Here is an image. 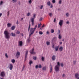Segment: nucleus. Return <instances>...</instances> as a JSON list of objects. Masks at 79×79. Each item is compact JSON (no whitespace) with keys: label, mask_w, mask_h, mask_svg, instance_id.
<instances>
[{"label":"nucleus","mask_w":79,"mask_h":79,"mask_svg":"<svg viewBox=\"0 0 79 79\" xmlns=\"http://www.w3.org/2000/svg\"><path fill=\"white\" fill-rule=\"evenodd\" d=\"M37 25H36L35 26L34 28H33L32 27H31L30 28V33H31V34L29 35V38L27 39V43H30L31 42V39H30L31 36L34 33V32H35V29H36V28H37Z\"/></svg>","instance_id":"nucleus-1"},{"label":"nucleus","mask_w":79,"mask_h":79,"mask_svg":"<svg viewBox=\"0 0 79 79\" xmlns=\"http://www.w3.org/2000/svg\"><path fill=\"white\" fill-rule=\"evenodd\" d=\"M4 34L5 35V38L6 39H10V36L9 35V32H8V31L5 30L4 31Z\"/></svg>","instance_id":"nucleus-2"},{"label":"nucleus","mask_w":79,"mask_h":79,"mask_svg":"<svg viewBox=\"0 0 79 79\" xmlns=\"http://www.w3.org/2000/svg\"><path fill=\"white\" fill-rule=\"evenodd\" d=\"M35 14H34L33 15V18H31V21L32 26H34V18H35Z\"/></svg>","instance_id":"nucleus-3"},{"label":"nucleus","mask_w":79,"mask_h":79,"mask_svg":"<svg viewBox=\"0 0 79 79\" xmlns=\"http://www.w3.org/2000/svg\"><path fill=\"white\" fill-rule=\"evenodd\" d=\"M9 65L8 66V68L10 69V70H12L13 69V64H9Z\"/></svg>","instance_id":"nucleus-4"},{"label":"nucleus","mask_w":79,"mask_h":79,"mask_svg":"<svg viewBox=\"0 0 79 79\" xmlns=\"http://www.w3.org/2000/svg\"><path fill=\"white\" fill-rule=\"evenodd\" d=\"M55 69L56 72H57V71H59V70L60 69L59 66H58V65L55 66Z\"/></svg>","instance_id":"nucleus-5"},{"label":"nucleus","mask_w":79,"mask_h":79,"mask_svg":"<svg viewBox=\"0 0 79 79\" xmlns=\"http://www.w3.org/2000/svg\"><path fill=\"white\" fill-rule=\"evenodd\" d=\"M63 20H60L59 24L60 26V27H61V26L63 25Z\"/></svg>","instance_id":"nucleus-6"},{"label":"nucleus","mask_w":79,"mask_h":79,"mask_svg":"<svg viewBox=\"0 0 79 79\" xmlns=\"http://www.w3.org/2000/svg\"><path fill=\"white\" fill-rule=\"evenodd\" d=\"M5 72L2 71L1 73L0 76L2 77H5Z\"/></svg>","instance_id":"nucleus-7"},{"label":"nucleus","mask_w":79,"mask_h":79,"mask_svg":"<svg viewBox=\"0 0 79 79\" xmlns=\"http://www.w3.org/2000/svg\"><path fill=\"white\" fill-rule=\"evenodd\" d=\"M34 48H33L30 51V53H31V54H35V53L34 52Z\"/></svg>","instance_id":"nucleus-8"},{"label":"nucleus","mask_w":79,"mask_h":79,"mask_svg":"<svg viewBox=\"0 0 79 79\" xmlns=\"http://www.w3.org/2000/svg\"><path fill=\"white\" fill-rule=\"evenodd\" d=\"M79 74L78 73H76L75 75V77L77 79H79Z\"/></svg>","instance_id":"nucleus-9"},{"label":"nucleus","mask_w":79,"mask_h":79,"mask_svg":"<svg viewBox=\"0 0 79 79\" xmlns=\"http://www.w3.org/2000/svg\"><path fill=\"white\" fill-rule=\"evenodd\" d=\"M18 44L19 45V46L21 47L23 46V41H19L18 42Z\"/></svg>","instance_id":"nucleus-10"},{"label":"nucleus","mask_w":79,"mask_h":79,"mask_svg":"<svg viewBox=\"0 0 79 79\" xmlns=\"http://www.w3.org/2000/svg\"><path fill=\"white\" fill-rule=\"evenodd\" d=\"M19 55H20V52L18 51L16 53V56H17V58L19 56Z\"/></svg>","instance_id":"nucleus-11"},{"label":"nucleus","mask_w":79,"mask_h":79,"mask_svg":"<svg viewBox=\"0 0 79 79\" xmlns=\"http://www.w3.org/2000/svg\"><path fill=\"white\" fill-rule=\"evenodd\" d=\"M27 55H28V51H27L26 53L25 54V60L26 61L27 60Z\"/></svg>","instance_id":"nucleus-12"},{"label":"nucleus","mask_w":79,"mask_h":79,"mask_svg":"<svg viewBox=\"0 0 79 79\" xmlns=\"http://www.w3.org/2000/svg\"><path fill=\"white\" fill-rule=\"evenodd\" d=\"M56 58V56L55 55H53L52 57V60L53 61L55 60V59Z\"/></svg>","instance_id":"nucleus-13"},{"label":"nucleus","mask_w":79,"mask_h":79,"mask_svg":"<svg viewBox=\"0 0 79 79\" xmlns=\"http://www.w3.org/2000/svg\"><path fill=\"white\" fill-rule=\"evenodd\" d=\"M63 47L61 46L59 48V50L60 51V52H62V51H63Z\"/></svg>","instance_id":"nucleus-14"},{"label":"nucleus","mask_w":79,"mask_h":79,"mask_svg":"<svg viewBox=\"0 0 79 79\" xmlns=\"http://www.w3.org/2000/svg\"><path fill=\"white\" fill-rule=\"evenodd\" d=\"M15 26H13L11 28V30H12V31L15 30Z\"/></svg>","instance_id":"nucleus-15"},{"label":"nucleus","mask_w":79,"mask_h":79,"mask_svg":"<svg viewBox=\"0 0 79 79\" xmlns=\"http://www.w3.org/2000/svg\"><path fill=\"white\" fill-rule=\"evenodd\" d=\"M7 25L8 27H10L11 26V24L10 23H7Z\"/></svg>","instance_id":"nucleus-16"},{"label":"nucleus","mask_w":79,"mask_h":79,"mask_svg":"<svg viewBox=\"0 0 79 79\" xmlns=\"http://www.w3.org/2000/svg\"><path fill=\"white\" fill-rule=\"evenodd\" d=\"M47 5L48 6H50L51 5V2H50V1H49L47 2Z\"/></svg>","instance_id":"nucleus-17"},{"label":"nucleus","mask_w":79,"mask_h":79,"mask_svg":"<svg viewBox=\"0 0 79 79\" xmlns=\"http://www.w3.org/2000/svg\"><path fill=\"white\" fill-rule=\"evenodd\" d=\"M57 40V38L56 37H54L52 39L53 41H56Z\"/></svg>","instance_id":"nucleus-18"},{"label":"nucleus","mask_w":79,"mask_h":79,"mask_svg":"<svg viewBox=\"0 0 79 79\" xmlns=\"http://www.w3.org/2000/svg\"><path fill=\"white\" fill-rule=\"evenodd\" d=\"M58 48H59L58 46H56L55 48V50L56 52H57V51H58Z\"/></svg>","instance_id":"nucleus-19"},{"label":"nucleus","mask_w":79,"mask_h":79,"mask_svg":"<svg viewBox=\"0 0 79 79\" xmlns=\"http://www.w3.org/2000/svg\"><path fill=\"white\" fill-rule=\"evenodd\" d=\"M11 34L12 35V36L13 37H15V36H16V34H15V33L12 32L11 33Z\"/></svg>","instance_id":"nucleus-20"},{"label":"nucleus","mask_w":79,"mask_h":79,"mask_svg":"<svg viewBox=\"0 0 79 79\" xmlns=\"http://www.w3.org/2000/svg\"><path fill=\"white\" fill-rule=\"evenodd\" d=\"M15 61H16V60H15V59H12L11 60V62H12V63H13V64L15 63Z\"/></svg>","instance_id":"nucleus-21"},{"label":"nucleus","mask_w":79,"mask_h":79,"mask_svg":"<svg viewBox=\"0 0 79 79\" xmlns=\"http://www.w3.org/2000/svg\"><path fill=\"white\" fill-rule=\"evenodd\" d=\"M12 2L13 3H16L18 1V0H11Z\"/></svg>","instance_id":"nucleus-22"},{"label":"nucleus","mask_w":79,"mask_h":79,"mask_svg":"<svg viewBox=\"0 0 79 79\" xmlns=\"http://www.w3.org/2000/svg\"><path fill=\"white\" fill-rule=\"evenodd\" d=\"M46 44L47 45H50V42L47 41L46 42Z\"/></svg>","instance_id":"nucleus-23"},{"label":"nucleus","mask_w":79,"mask_h":79,"mask_svg":"<svg viewBox=\"0 0 79 79\" xmlns=\"http://www.w3.org/2000/svg\"><path fill=\"white\" fill-rule=\"evenodd\" d=\"M41 25H42V24H41L40 23V24H39L38 25V28H39L40 27V26H41Z\"/></svg>","instance_id":"nucleus-24"},{"label":"nucleus","mask_w":79,"mask_h":79,"mask_svg":"<svg viewBox=\"0 0 79 79\" xmlns=\"http://www.w3.org/2000/svg\"><path fill=\"white\" fill-rule=\"evenodd\" d=\"M41 60L43 61H44V60H45V58L44 57L42 56L41 57Z\"/></svg>","instance_id":"nucleus-25"},{"label":"nucleus","mask_w":79,"mask_h":79,"mask_svg":"<svg viewBox=\"0 0 79 79\" xmlns=\"http://www.w3.org/2000/svg\"><path fill=\"white\" fill-rule=\"evenodd\" d=\"M57 65L59 67L60 66V62H58L57 64V65Z\"/></svg>","instance_id":"nucleus-26"},{"label":"nucleus","mask_w":79,"mask_h":79,"mask_svg":"<svg viewBox=\"0 0 79 79\" xmlns=\"http://www.w3.org/2000/svg\"><path fill=\"white\" fill-rule=\"evenodd\" d=\"M33 63V62H32V61L30 60V61L29 62V64L31 65V64H32V63Z\"/></svg>","instance_id":"nucleus-27"},{"label":"nucleus","mask_w":79,"mask_h":79,"mask_svg":"<svg viewBox=\"0 0 79 79\" xmlns=\"http://www.w3.org/2000/svg\"><path fill=\"white\" fill-rule=\"evenodd\" d=\"M39 34H40V35H42L43 34V32L41 31H40L39 32Z\"/></svg>","instance_id":"nucleus-28"},{"label":"nucleus","mask_w":79,"mask_h":79,"mask_svg":"<svg viewBox=\"0 0 79 79\" xmlns=\"http://www.w3.org/2000/svg\"><path fill=\"white\" fill-rule=\"evenodd\" d=\"M20 33V31H19L18 30L16 32V34H19Z\"/></svg>","instance_id":"nucleus-29"},{"label":"nucleus","mask_w":79,"mask_h":79,"mask_svg":"<svg viewBox=\"0 0 79 79\" xmlns=\"http://www.w3.org/2000/svg\"><path fill=\"white\" fill-rule=\"evenodd\" d=\"M58 38L59 39H61V35L60 34L59 35Z\"/></svg>","instance_id":"nucleus-30"},{"label":"nucleus","mask_w":79,"mask_h":79,"mask_svg":"<svg viewBox=\"0 0 79 79\" xmlns=\"http://www.w3.org/2000/svg\"><path fill=\"white\" fill-rule=\"evenodd\" d=\"M40 21H42V19H43V18L42 17H41L40 19H39Z\"/></svg>","instance_id":"nucleus-31"},{"label":"nucleus","mask_w":79,"mask_h":79,"mask_svg":"<svg viewBox=\"0 0 79 79\" xmlns=\"http://www.w3.org/2000/svg\"><path fill=\"white\" fill-rule=\"evenodd\" d=\"M30 27H31V24H30V23L29 26L28 27V31H29V30H30Z\"/></svg>","instance_id":"nucleus-32"},{"label":"nucleus","mask_w":79,"mask_h":79,"mask_svg":"<svg viewBox=\"0 0 79 79\" xmlns=\"http://www.w3.org/2000/svg\"><path fill=\"white\" fill-rule=\"evenodd\" d=\"M51 33H54V32H55V31L53 29H52L51 30Z\"/></svg>","instance_id":"nucleus-33"},{"label":"nucleus","mask_w":79,"mask_h":79,"mask_svg":"<svg viewBox=\"0 0 79 79\" xmlns=\"http://www.w3.org/2000/svg\"><path fill=\"white\" fill-rule=\"evenodd\" d=\"M51 67L50 68V73H52V65H50Z\"/></svg>","instance_id":"nucleus-34"},{"label":"nucleus","mask_w":79,"mask_h":79,"mask_svg":"<svg viewBox=\"0 0 79 79\" xmlns=\"http://www.w3.org/2000/svg\"><path fill=\"white\" fill-rule=\"evenodd\" d=\"M76 60L73 61V64H76Z\"/></svg>","instance_id":"nucleus-35"},{"label":"nucleus","mask_w":79,"mask_h":79,"mask_svg":"<svg viewBox=\"0 0 79 79\" xmlns=\"http://www.w3.org/2000/svg\"><path fill=\"white\" fill-rule=\"evenodd\" d=\"M42 69H43V70L44 71H45V70H46V67H43L42 68Z\"/></svg>","instance_id":"nucleus-36"},{"label":"nucleus","mask_w":79,"mask_h":79,"mask_svg":"<svg viewBox=\"0 0 79 79\" xmlns=\"http://www.w3.org/2000/svg\"><path fill=\"white\" fill-rule=\"evenodd\" d=\"M49 16L51 17V16H52V13H50L49 14Z\"/></svg>","instance_id":"nucleus-37"},{"label":"nucleus","mask_w":79,"mask_h":79,"mask_svg":"<svg viewBox=\"0 0 79 79\" xmlns=\"http://www.w3.org/2000/svg\"><path fill=\"white\" fill-rule=\"evenodd\" d=\"M5 56L7 58H8V55H7V53H6L5 54Z\"/></svg>","instance_id":"nucleus-38"},{"label":"nucleus","mask_w":79,"mask_h":79,"mask_svg":"<svg viewBox=\"0 0 79 79\" xmlns=\"http://www.w3.org/2000/svg\"><path fill=\"white\" fill-rule=\"evenodd\" d=\"M33 59H34V60H37V57L36 56L34 57H33Z\"/></svg>","instance_id":"nucleus-39"},{"label":"nucleus","mask_w":79,"mask_h":79,"mask_svg":"<svg viewBox=\"0 0 79 79\" xmlns=\"http://www.w3.org/2000/svg\"><path fill=\"white\" fill-rule=\"evenodd\" d=\"M52 2L53 3H55L56 2V1L55 0H52Z\"/></svg>","instance_id":"nucleus-40"},{"label":"nucleus","mask_w":79,"mask_h":79,"mask_svg":"<svg viewBox=\"0 0 79 79\" xmlns=\"http://www.w3.org/2000/svg\"><path fill=\"white\" fill-rule=\"evenodd\" d=\"M25 65H23V69H22V71H23V70H24V68H25Z\"/></svg>","instance_id":"nucleus-41"},{"label":"nucleus","mask_w":79,"mask_h":79,"mask_svg":"<svg viewBox=\"0 0 79 79\" xmlns=\"http://www.w3.org/2000/svg\"><path fill=\"white\" fill-rule=\"evenodd\" d=\"M3 2L2 1H1L0 2V5H2L3 4Z\"/></svg>","instance_id":"nucleus-42"},{"label":"nucleus","mask_w":79,"mask_h":79,"mask_svg":"<svg viewBox=\"0 0 79 79\" xmlns=\"http://www.w3.org/2000/svg\"><path fill=\"white\" fill-rule=\"evenodd\" d=\"M43 7H44L43 6H41L40 9H41V10H42V9L43 8Z\"/></svg>","instance_id":"nucleus-43"},{"label":"nucleus","mask_w":79,"mask_h":79,"mask_svg":"<svg viewBox=\"0 0 79 79\" xmlns=\"http://www.w3.org/2000/svg\"><path fill=\"white\" fill-rule=\"evenodd\" d=\"M66 15L67 17H68V16H69V13H66Z\"/></svg>","instance_id":"nucleus-44"},{"label":"nucleus","mask_w":79,"mask_h":79,"mask_svg":"<svg viewBox=\"0 0 79 79\" xmlns=\"http://www.w3.org/2000/svg\"><path fill=\"white\" fill-rule=\"evenodd\" d=\"M38 67L39 68H42V65H41V64H40V65L38 66Z\"/></svg>","instance_id":"nucleus-45"},{"label":"nucleus","mask_w":79,"mask_h":79,"mask_svg":"<svg viewBox=\"0 0 79 79\" xmlns=\"http://www.w3.org/2000/svg\"><path fill=\"white\" fill-rule=\"evenodd\" d=\"M27 16H30V13H29V12L27 14Z\"/></svg>","instance_id":"nucleus-46"},{"label":"nucleus","mask_w":79,"mask_h":79,"mask_svg":"<svg viewBox=\"0 0 79 79\" xmlns=\"http://www.w3.org/2000/svg\"><path fill=\"white\" fill-rule=\"evenodd\" d=\"M10 15V11H8V12H7V16H9Z\"/></svg>","instance_id":"nucleus-47"},{"label":"nucleus","mask_w":79,"mask_h":79,"mask_svg":"<svg viewBox=\"0 0 79 79\" xmlns=\"http://www.w3.org/2000/svg\"><path fill=\"white\" fill-rule=\"evenodd\" d=\"M29 3H30V4H31V3H32V1H31V0H30L29 1Z\"/></svg>","instance_id":"nucleus-48"},{"label":"nucleus","mask_w":79,"mask_h":79,"mask_svg":"<svg viewBox=\"0 0 79 79\" xmlns=\"http://www.w3.org/2000/svg\"><path fill=\"white\" fill-rule=\"evenodd\" d=\"M60 66H62V67H63V63H61L60 64Z\"/></svg>","instance_id":"nucleus-49"},{"label":"nucleus","mask_w":79,"mask_h":79,"mask_svg":"<svg viewBox=\"0 0 79 79\" xmlns=\"http://www.w3.org/2000/svg\"><path fill=\"white\" fill-rule=\"evenodd\" d=\"M61 2H62V1L61 0H60L59 2V4H61Z\"/></svg>","instance_id":"nucleus-50"},{"label":"nucleus","mask_w":79,"mask_h":79,"mask_svg":"<svg viewBox=\"0 0 79 79\" xmlns=\"http://www.w3.org/2000/svg\"><path fill=\"white\" fill-rule=\"evenodd\" d=\"M39 67V66H38V65H36L35 66V68L36 69H37L38 68V67Z\"/></svg>","instance_id":"nucleus-51"},{"label":"nucleus","mask_w":79,"mask_h":79,"mask_svg":"<svg viewBox=\"0 0 79 79\" xmlns=\"http://www.w3.org/2000/svg\"><path fill=\"white\" fill-rule=\"evenodd\" d=\"M50 8H53V5H52V4L50 7Z\"/></svg>","instance_id":"nucleus-52"},{"label":"nucleus","mask_w":79,"mask_h":79,"mask_svg":"<svg viewBox=\"0 0 79 79\" xmlns=\"http://www.w3.org/2000/svg\"><path fill=\"white\" fill-rule=\"evenodd\" d=\"M52 48H55V45H54V44H53L52 45Z\"/></svg>","instance_id":"nucleus-53"},{"label":"nucleus","mask_w":79,"mask_h":79,"mask_svg":"<svg viewBox=\"0 0 79 79\" xmlns=\"http://www.w3.org/2000/svg\"><path fill=\"white\" fill-rule=\"evenodd\" d=\"M62 76L64 77L65 76V74H63Z\"/></svg>","instance_id":"nucleus-54"},{"label":"nucleus","mask_w":79,"mask_h":79,"mask_svg":"<svg viewBox=\"0 0 79 79\" xmlns=\"http://www.w3.org/2000/svg\"><path fill=\"white\" fill-rule=\"evenodd\" d=\"M69 21H68L66 22V24H69Z\"/></svg>","instance_id":"nucleus-55"},{"label":"nucleus","mask_w":79,"mask_h":79,"mask_svg":"<svg viewBox=\"0 0 79 79\" xmlns=\"http://www.w3.org/2000/svg\"><path fill=\"white\" fill-rule=\"evenodd\" d=\"M58 33H59V34H60V30H58Z\"/></svg>","instance_id":"nucleus-56"},{"label":"nucleus","mask_w":79,"mask_h":79,"mask_svg":"<svg viewBox=\"0 0 79 79\" xmlns=\"http://www.w3.org/2000/svg\"><path fill=\"white\" fill-rule=\"evenodd\" d=\"M16 24H19V22H18V21H17V22H16Z\"/></svg>","instance_id":"nucleus-57"},{"label":"nucleus","mask_w":79,"mask_h":79,"mask_svg":"<svg viewBox=\"0 0 79 79\" xmlns=\"http://www.w3.org/2000/svg\"><path fill=\"white\" fill-rule=\"evenodd\" d=\"M54 22H56V19H54Z\"/></svg>","instance_id":"nucleus-58"},{"label":"nucleus","mask_w":79,"mask_h":79,"mask_svg":"<svg viewBox=\"0 0 79 79\" xmlns=\"http://www.w3.org/2000/svg\"><path fill=\"white\" fill-rule=\"evenodd\" d=\"M47 34H49V32L48 31H47Z\"/></svg>","instance_id":"nucleus-59"},{"label":"nucleus","mask_w":79,"mask_h":79,"mask_svg":"<svg viewBox=\"0 0 79 79\" xmlns=\"http://www.w3.org/2000/svg\"><path fill=\"white\" fill-rule=\"evenodd\" d=\"M2 15V14L0 13V17H1V16Z\"/></svg>","instance_id":"nucleus-60"},{"label":"nucleus","mask_w":79,"mask_h":79,"mask_svg":"<svg viewBox=\"0 0 79 79\" xmlns=\"http://www.w3.org/2000/svg\"><path fill=\"white\" fill-rule=\"evenodd\" d=\"M23 18H22L21 19V21H23Z\"/></svg>","instance_id":"nucleus-61"},{"label":"nucleus","mask_w":79,"mask_h":79,"mask_svg":"<svg viewBox=\"0 0 79 79\" xmlns=\"http://www.w3.org/2000/svg\"><path fill=\"white\" fill-rule=\"evenodd\" d=\"M42 27H44V25H43L42 26Z\"/></svg>","instance_id":"nucleus-62"},{"label":"nucleus","mask_w":79,"mask_h":79,"mask_svg":"<svg viewBox=\"0 0 79 79\" xmlns=\"http://www.w3.org/2000/svg\"><path fill=\"white\" fill-rule=\"evenodd\" d=\"M60 45H61L62 44V42H60Z\"/></svg>","instance_id":"nucleus-63"},{"label":"nucleus","mask_w":79,"mask_h":79,"mask_svg":"<svg viewBox=\"0 0 79 79\" xmlns=\"http://www.w3.org/2000/svg\"><path fill=\"white\" fill-rule=\"evenodd\" d=\"M64 39H63L62 40V41H64Z\"/></svg>","instance_id":"nucleus-64"}]
</instances>
